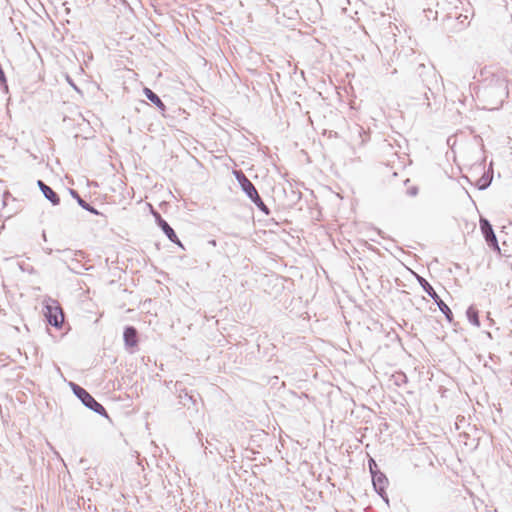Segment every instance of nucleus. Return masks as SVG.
<instances>
[{
	"label": "nucleus",
	"instance_id": "24",
	"mask_svg": "<svg viewBox=\"0 0 512 512\" xmlns=\"http://www.w3.org/2000/svg\"><path fill=\"white\" fill-rule=\"evenodd\" d=\"M485 161H486V158L484 157L483 160L481 161L480 165H479V166H483L482 167L483 169L485 168Z\"/></svg>",
	"mask_w": 512,
	"mask_h": 512
},
{
	"label": "nucleus",
	"instance_id": "29",
	"mask_svg": "<svg viewBox=\"0 0 512 512\" xmlns=\"http://www.w3.org/2000/svg\"><path fill=\"white\" fill-rule=\"evenodd\" d=\"M377 233L382 236V232L380 230H377Z\"/></svg>",
	"mask_w": 512,
	"mask_h": 512
},
{
	"label": "nucleus",
	"instance_id": "9",
	"mask_svg": "<svg viewBox=\"0 0 512 512\" xmlns=\"http://www.w3.org/2000/svg\"><path fill=\"white\" fill-rule=\"evenodd\" d=\"M153 215L155 217L156 224L158 227L163 231V233L167 236V238L177 246H179L182 249H185L182 242L179 240L176 232L174 229L168 224V222L162 218L159 212L155 211L153 212Z\"/></svg>",
	"mask_w": 512,
	"mask_h": 512
},
{
	"label": "nucleus",
	"instance_id": "7",
	"mask_svg": "<svg viewBox=\"0 0 512 512\" xmlns=\"http://www.w3.org/2000/svg\"><path fill=\"white\" fill-rule=\"evenodd\" d=\"M479 225L481 233L489 248L492 249L493 251L499 252L500 247L498 244V240L490 221L484 217H480Z\"/></svg>",
	"mask_w": 512,
	"mask_h": 512
},
{
	"label": "nucleus",
	"instance_id": "10",
	"mask_svg": "<svg viewBox=\"0 0 512 512\" xmlns=\"http://www.w3.org/2000/svg\"><path fill=\"white\" fill-rule=\"evenodd\" d=\"M371 478H372V484H373L375 492L383 500L388 502L386 488H387L389 481H388V478L386 477V475L383 472L378 471L376 473L371 474Z\"/></svg>",
	"mask_w": 512,
	"mask_h": 512
},
{
	"label": "nucleus",
	"instance_id": "8",
	"mask_svg": "<svg viewBox=\"0 0 512 512\" xmlns=\"http://www.w3.org/2000/svg\"><path fill=\"white\" fill-rule=\"evenodd\" d=\"M176 391L179 392L178 398L179 403L183 406L190 408V404L198 409V403L202 401L199 393L182 387V384L177 382L175 384Z\"/></svg>",
	"mask_w": 512,
	"mask_h": 512
},
{
	"label": "nucleus",
	"instance_id": "1",
	"mask_svg": "<svg viewBox=\"0 0 512 512\" xmlns=\"http://www.w3.org/2000/svg\"><path fill=\"white\" fill-rule=\"evenodd\" d=\"M233 174L238 181L241 190L250 199V201L253 202L254 205L265 215H270V209L264 203L255 185L249 180V178L241 170H235Z\"/></svg>",
	"mask_w": 512,
	"mask_h": 512
},
{
	"label": "nucleus",
	"instance_id": "15",
	"mask_svg": "<svg viewBox=\"0 0 512 512\" xmlns=\"http://www.w3.org/2000/svg\"><path fill=\"white\" fill-rule=\"evenodd\" d=\"M143 93L144 95L146 96V98L151 102L153 103L158 109L159 111L164 114L165 110H166V106L165 104L163 103V101L161 100V98L154 92L152 91L150 88H147L145 87L143 89Z\"/></svg>",
	"mask_w": 512,
	"mask_h": 512
},
{
	"label": "nucleus",
	"instance_id": "23",
	"mask_svg": "<svg viewBox=\"0 0 512 512\" xmlns=\"http://www.w3.org/2000/svg\"><path fill=\"white\" fill-rule=\"evenodd\" d=\"M44 251H45V253L50 255V254H52L53 249L52 248H45Z\"/></svg>",
	"mask_w": 512,
	"mask_h": 512
},
{
	"label": "nucleus",
	"instance_id": "4",
	"mask_svg": "<svg viewBox=\"0 0 512 512\" xmlns=\"http://www.w3.org/2000/svg\"><path fill=\"white\" fill-rule=\"evenodd\" d=\"M416 73L421 79L424 87L430 91L432 97L434 98V90L440 89L439 78H441L438 75L435 67L432 64L426 65L421 63L418 65Z\"/></svg>",
	"mask_w": 512,
	"mask_h": 512
},
{
	"label": "nucleus",
	"instance_id": "25",
	"mask_svg": "<svg viewBox=\"0 0 512 512\" xmlns=\"http://www.w3.org/2000/svg\"><path fill=\"white\" fill-rule=\"evenodd\" d=\"M208 243L211 244L212 246H216V240H214V239L209 240Z\"/></svg>",
	"mask_w": 512,
	"mask_h": 512
},
{
	"label": "nucleus",
	"instance_id": "17",
	"mask_svg": "<svg viewBox=\"0 0 512 512\" xmlns=\"http://www.w3.org/2000/svg\"><path fill=\"white\" fill-rule=\"evenodd\" d=\"M426 90L423 93V99L425 100V105L427 108H432L434 104H436V92L438 90H434V98L432 97L430 91L425 88Z\"/></svg>",
	"mask_w": 512,
	"mask_h": 512
},
{
	"label": "nucleus",
	"instance_id": "6",
	"mask_svg": "<svg viewBox=\"0 0 512 512\" xmlns=\"http://www.w3.org/2000/svg\"><path fill=\"white\" fill-rule=\"evenodd\" d=\"M44 315L49 325L61 329L64 322V314L62 308L56 300L49 299L44 304Z\"/></svg>",
	"mask_w": 512,
	"mask_h": 512
},
{
	"label": "nucleus",
	"instance_id": "18",
	"mask_svg": "<svg viewBox=\"0 0 512 512\" xmlns=\"http://www.w3.org/2000/svg\"><path fill=\"white\" fill-rule=\"evenodd\" d=\"M394 383L397 386H401L402 384H406L408 382V378L405 373L399 372L393 375Z\"/></svg>",
	"mask_w": 512,
	"mask_h": 512
},
{
	"label": "nucleus",
	"instance_id": "19",
	"mask_svg": "<svg viewBox=\"0 0 512 512\" xmlns=\"http://www.w3.org/2000/svg\"><path fill=\"white\" fill-rule=\"evenodd\" d=\"M368 467H369L370 474L380 471L376 461L372 457H370L368 460Z\"/></svg>",
	"mask_w": 512,
	"mask_h": 512
},
{
	"label": "nucleus",
	"instance_id": "2",
	"mask_svg": "<svg viewBox=\"0 0 512 512\" xmlns=\"http://www.w3.org/2000/svg\"><path fill=\"white\" fill-rule=\"evenodd\" d=\"M69 386L71 387L74 395L81 401V403L85 407L99 414L102 417H109L104 406L100 404L86 389H84L83 387L74 382H70Z\"/></svg>",
	"mask_w": 512,
	"mask_h": 512
},
{
	"label": "nucleus",
	"instance_id": "28",
	"mask_svg": "<svg viewBox=\"0 0 512 512\" xmlns=\"http://www.w3.org/2000/svg\"><path fill=\"white\" fill-rule=\"evenodd\" d=\"M57 251H58V252H61V250H57ZM68 251H70V249H64V250H62V252H68Z\"/></svg>",
	"mask_w": 512,
	"mask_h": 512
},
{
	"label": "nucleus",
	"instance_id": "26",
	"mask_svg": "<svg viewBox=\"0 0 512 512\" xmlns=\"http://www.w3.org/2000/svg\"><path fill=\"white\" fill-rule=\"evenodd\" d=\"M197 437L199 439V442L202 443V434L200 432H198Z\"/></svg>",
	"mask_w": 512,
	"mask_h": 512
},
{
	"label": "nucleus",
	"instance_id": "3",
	"mask_svg": "<svg viewBox=\"0 0 512 512\" xmlns=\"http://www.w3.org/2000/svg\"><path fill=\"white\" fill-rule=\"evenodd\" d=\"M486 97L495 99V104L501 106L508 97V81L502 77H493L488 85L484 88Z\"/></svg>",
	"mask_w": 512,
	"mask_h": 512
},
{
	"label": "nucleus",
	"instance_id": "22",
	"mask_svg": "<svg viewBox=\"0 0 512 512\" xmlns=\"http://www.w3.org/2000/svg\"><path fill=\"white\" fill-rule=\"evenodd\" d=\"M119 2H120L122 5H124L125 7H128L129 9H131V7H130V5H129V3H128V1H127V0H119Z\"/></svg>",
	"mask_w": 512,
	"mask_h": 512
},
{
	"label": "nucleus",
	"instance_id": "16",
	"mask_svg": "<svg viewBox=\"0 0 512 512\" xmlns=\"http://www.w3.org/2000/svg\"><path fill=\"white\" fill-rule=\"evenodd\" d=\"M468 321L476 327H480L479 311L474 305H470L466 310Z\"/></svg>",
	"mask_w": 512,
	"mask_h": 512
},
{
	"label": "nucleus",
	"instance_id": "21",
	"mask_svg": "<svg viewBox=\"0 0 512 512\" xmlns=\"http://www.w3.org/2000/svg\"><path fill=\"white\" fill-rule=\"evenodd\" d=\"M67 81L76 91H79L78 87L75 85V83L69 76H67Z\"/></svg>",
	"mask_w": 512,
	"mask_h": 512
},
{
	"label": "nucleus",
	"instance_id": "13",
	"mask_svg": "<svg viewBox=\"0 0 512 512\" xmlns=\"http://www.w3.org/2000/svg\"><path fill=\"white\" fill-rule=\"evenodd\" d=\"M493 180V162H490L489 168L482 174L476 181V187L478 190H486L492 183Z\"/></svg>",
	"mask_w": 512,
	"mask_h": 512
},
{
	"label": "nucleus",
	"instance_id": "11",
	"mask_svg": "<svg viewBox=\"0 0 512 512\" xmlns=\"http://www.w3.org/2000/svg\"><path fill=\"white\" fill-rule=\"evenodd\" d=\"M124 345L127 350L133 352L132 349L138 346L139 335L137 329L132 325H127L123 331Z\"/></svg>",
	"mask_w": 512,
	"mask_h": 512
},
{
	"label": "nucleus",
	"instance_id": "5",
	"mask_svg": "<svg viewBox=\"0 0 512 512\" xmlns=\"http://www.w3.org/2000/svg\"><path fill=\"white\" fill-rule=\"evenodd\" d=\"M416 279L419 285L422 287V289L428 294L429 297L433 299L435 304L438 306L439 310L444 314L446 320L449 323H453L454 316L451 309L436 293L432 285L424 277L420 275H416Z\"/></svg>",
	"mask_w": 512,
	"mask_h": 512
},
{
	"label": "nucleus",
	"instance_id": "20",
	"mask_svg": "<svg viewBox=\"0 0 512 512\" xmlns=\"http://www.w3.org/2000/svg\"><path fill=\"white\" fill-rule=\"evenodd\" d=\"M419 192V189L417 186H411L407 189L406 193L407 195L411 196V197H415Z\"/></svg>",
	"mask_w": 512,
	"mask_h": 512
},
{
	"label": "nucleus",
	"instance_id": "12",
	"mask_svg": "<svg viewBox=\"0 0 512 512\" xmlns=\"http://www.w3.org/2000/svg\"><path fill=\"white\" fill-rule=\"evenodd\" d=\"M37 185L42 192L43 196L53 205L57 206L60 204V196L44 181L38 180Z\"/></svg>",
	"mask_w": 512,
	"mask_h": 512
},
{
	"label": "nucleus",
	"instance_id": "14",
	"mask_svg": "<svg viewBox=\"0 0 512 512\" xmlns=\"http://www.w3.org/2000/svg\"><path fill=\"white\" fill-rule=\"evenodd\" d=\"M69 193H70L71 197L77 201L78 205H79L82 209H84V210H86V211H88V212H90V213H92V214H94V215H102V213H101V212H99V211H98L94 206H92L91 204H89L88 202H86V201H85V200H84V199L79 195V193H78L76 190H74V189H69Z\"/></svg>",
	"mask_w": 512,
	"mask_h": 512
},
{
	"label": "nucleus",
	"instance_id": "27",
	"mask_svg": "<svg viewBox=\"0 0 512 512\" xmlns=\"http://www.w3.org/2000/svg\"><path fill=\"white\" fill-rule=\"evenodd\" d=\"M42 237H43V239L46 241V233H45V231H43V233H42Z\"/></svg>",
	"mask_w": 512,
	"mask_h": 512
}]
</instances>
